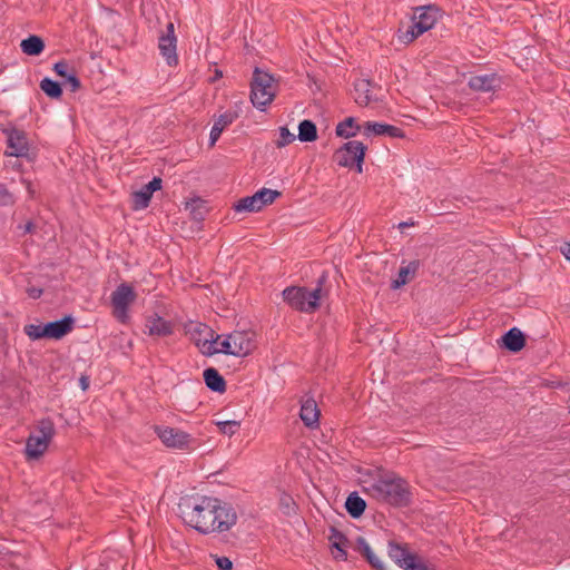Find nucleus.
Here are the masks:
<instances>
[{
	"instance_id": "nucleus-1",
	"label": "nucleus",
	"mask_w": 570,
	"mask_h": 570,
	"mask_svg": "<svg viewBox=\"0 0 570 570\" xmlns=\"http://www.w3.org/2000/svg\"><path fill=\"white\" fill-rule=\"evenodd\" d=\"M216 497L190 495L178 503L179 515L184 523L200 534H215Z\"/></svg>"
},
{
	"instance_id": "nucleus-2",
	"label": "nucleus",
	"mask_w": 570,
	"mask_h": 570,
	"mask_svg": "<svg viewBox=\"0 0 570 570\" xmlns=\"http://www.w3.org/2000/svg\"><path fill=\"white\" fill-rule=\"evenodd\" d=\"M365 491L376 501L395 508H405L412 502L409 482L394 473L385 474L374 480L365 488Z\"/></svg>"
},
{
	"instance_id": "nucleus-3",
	"label": "nucleus",
	"mask_w": 570,
	"mask_h": 570,
	"mask_svg": "<svg viewBox=\"0 0 570 570\" xmlns=\"http://www.w3.org/2000/svg\"><path fill=\"white\" fill-rule=\"evenodd\" d=\"M327 273L323 272L316 281V287L309 291L303 286H288L282 292L284 302L301 313H314L320 307L323 286L327 282Z\"/></svg>"
},
{
	"instance_id": "nucleus-4",
	"label": "nucleus",
	"mask_w": 570,
	"mask_h": 570,
	"mask_svg": "<svg viewBox=\"0 0 570 570\" xmlns=\"http://www.w3.org/2000/svg\"><path fill=\"white\" fill-rule=\"evenodd\" d=\"M278 89L277 80L274 76L256 67L253 71L250 81V101L259 110L274 100Z\"/></svg>"
},
{
	"instance_id": "nucleus-5",
	"label": "nucleus",
	"mask_w": 570,
	"mask_h": 570,
	"mask_svg": "<svg viewBox=\"0 0 570 570\" xmlns=\"http://www.w3.org/2000/svg\"><path fill=\"white\" fill-rule=\"evenodd\" d=\"M440 18L441 11L435 4L415 8L412 17V24L405 33L400 36V39L405 43L412 42L417 37L432 29Z\"/></svg>"
},
{
	"instance_id": "nucleus-6",
	"label": "nucleus",
	"mask_w": 570,
	"mask_h": 570,
	"mask_svg": "<svg viewBox=\"0 0 570 570\" xmlns=\"http://www.w3.org/2000/svg\"><path fill=\"white\" fill-rule=\"evenodd\" d=\"M36 432L42 436L30 434L26 441V454L29 459L40 458L48 449L56 434L55 423L50 417H42L37 422Z\"/></svg>"
},
{
	"instance_id": "nucleus-7",
	"label": "nucleus",
	"mask_w": 570,
	"mask_h": 570,
	"mask_svg": "<svg viewBox=\"0 0 570 570\" xmlns=\"http://www.w3.org/2000/svg\"><path fill=\"white\" fill-rule=\"evenodd\" d=\"M188 332L191 333L193 335L198 334L199 336H202L203 333L209 335V337L205 336L203 342L200 337L196 338L197 346L202 347V352L205 355H213L216 353L233 355L234 353L232 350V342L228 335L219 343V346L217 347L215 346V344H218L219 336L217 335L216 338H214V332L203 323L191 324L190 327L188 328Z\"/></svg>"
},
{
	"instance_id": "nucleus-8",
	"label": "nucleus",
	"mask_w": 570,
	"mask_h": 570,
	"mask_svg": "<svg viewBox=\"0 0 570 570\" xmlns=\"http://www.w3.org/2000/svg\"><path fill=\"white\" fill-rule=\"evenodd\" d=\"M366 150L367 147L362 141L350 140L334 153L333 160L340 167L353 168L355 166L357 173H362Z\"/></svg>"
},
{
	"instance_id": "nucleus-9",
	"label": "nucleus",
	"mask_w": 570,
	"mask_h": 570,
	"mask_svg": "<svg viewBox=\"0 0 570 570\" xmlns=\"http://www.w3.org/2000/svg\"><path fill=\"white\" fill-rule=\"evenodd\" d=\"M155 432L167 448L191 450L195 446V439L189 433L177 428L156 426Z\"/></svg>"
},
{
	"instance_id": "nucleus-10",
	"label": "nucleus",
	"mask_w": 570,
	"mask_h": 570,
	"mask_svg": "<svg viewBox=\"0 0 570 570\" xmlns=\"http://www.w3.org/2000/svg\"><path fill=\"white\" fill-rule=\"evenodd\" d=\"M137 295L134 287L127 283L119 284L111 293V305L114 307V316L125 323L128 315V308L135 302Z\"/></svg>"
},
{
	"instance_id": "nucleus-11",
	"label": "nucleus",
	"mask_w": 570,
	"mask_h": 570,
	"mask_svg": "<svg viewBox=\"0 0 570 570\" xmlns=\"http://www.w3.org/2000/svg\"><path fill=\"white\" fill-rule=\"evenodd\" d=\"M1 131L7 137V156L28 157L30 145L27 132L24 130L10 125L1 128Z\"/></svg>"
},
{
	"instance_id": "nucleus-12",
	"label": "nucleus",
	"mask_w": 570,
	"mask_h": 570,
	"mask_svg": "<svg viewBox=\"0 0 570 570\" xmlns=\"http://www.w3.org/2000/svg\"><path fill=\"white\" fill-rule=\"evenodd\" d=\"M215 509V534L229 532L238 521L235 507L223 499L217 498Z\"/></svg>"
},
{
	"instance_id": "nucleus-13",
	"label": "nucleus",
	"mask_w": 570,
	"mask_h": 570,
	"mask_svg": "<svg viewBox=\"0 0 570 570\" xmlns=\"http://www.w3.org/2000/svg\"><path fill=\"white\" fill-rule=\"evenodd\" d=\"M163 180L154 177L148 184L144 185L139 190L132 193L134 209H144L148 207L151 196L155 191L161 189Z\"/></svg>"
},
{
	"instance_id": "nucleus-14",
	"label": "nucleus",
	"mask_w": 570,
	"mask_h": 570,
	"mask_svg": "<svg viewBox=\"0 0 570 570\" xmlns=\"http://www.w3.org/2000/svg\"><path fill=\"white\" fill-rule=\"evenodd\" d=\"M232 342L233 356H246L255 347L253 333L245 331H234L228 334Z\"/></svg>"
},
{
	"instance_id": "nucleus-15",
	"label": "nucleus",
	"mask_w": 570,
	"mask_h": 570,
	"mask_svg": "<svg viewBox=\"0 0 570 570\" xmlns=\"http://www.w3.org/2000/svg\"><path fill=\"white\" fill-rule=\"evenodd\" d=\"M468 85L474 91L493 92L501 87V78L497 73L475 75Z\"/></svg>"
},
{
	"instance_id": "nucleus-16",
	"label": "nucleus",
	"mask_w": 570,
	"mask_h": 570,
	"mask_svg": "<svg viewBox=\"0 0 570 570\" xmlns=\"http://www.w3.org/2000/svg\"><path fill=\"white\" fill-rule=\"evenodd\" d=\"M73 323V318L68 315L59 321L43 324V338H62L65 335L72 331Z\"/></svg>"
},
{
	"instance_id": "nucleus-17",
	"label": "nucleus",
	"mask_w": 570,
	"mask_h": 570,
	"mask_svg": "<svg viewBox=\"0 0 570 570\" xmlns=\"http://www.w3.org/2000/svg\"><path fill=\"white\" fill-rule=\"evenodd\" d=\"M363 134L366 137L371 136H389L392 138H403L404 131L402 128L389 125V124H382V122H375V121H366L363 126Z\"/></svg>"
},
{
	"instance_id": "nucleus-18",
	"label": "nucleus",
	"mask_w": 570,
	"mask_h": 570,
	"mask_svg": "<svg viewBox=\"0 0 570 570\" xmlns=\"http://www.w3.org/2000/svg\"><path fill=\"white\" fill-rule=\"evenodd\" d=\"M147 334L150 336L165 337L174 333V324L170 321L155 314L146 320Z\"/></svg>"
},
{
	"instance_id": "nucleus-19",
	"label": "nucleus",
	"mask_w": 570,
	"mask_h": 570,
	"mask_svg": "<svg viewBox=\"0 0 570 570\" xmlns=\"http://www.w3.org/2000/svg\"><path fill=\"white\" fill-rule=\"evenodd\" d=\"M320 410L314 399H307L301 405L299 417L309 429H316L320 425Z\"/></svg>"
},
{
	"instance_id": "nucleus-20",
	"label": "nucleus",
	"mask_w": 570,
	"mask_h": 570,
	"mask_svg": "<svg viewBox=\"0 0 570 570\" xmlns=\"http://www.w3.org/2000/svg\"><path fill=\"white\" fill-rule=\"evenodd\" d=\"M238 112L233 110H227L224 114L219 115V117L214 121V125L210 129V146L215 145L224 129L232 125L238 118Z\"/></svg>"
},
{
	"instance_id": "nucleus-21",
	"label": "nucleus",
	"mask_w": 570,
	"mask_h": 570,
	"mask_svg": "<svg viewBox=\"0 0 570 570\" xmlns=\"http://www.w3.org/2000/svg\"><path fill=\"white\" fill-rule=\"evenodd\" d=\"M158 48L160 51V55L166 59V62L168 66H177L178 63V56L176 52L177 48V38L176 37H168V36H160L158 39Z\"/></svg>"
},
{
	"instance_id": "nucleus-22",
	"label": "nucleus",
	"mask_w": 570,
	"mask_h": 570,
	"mask_svg": "<svg viewBox=\"0 0 570 570\" xmlns=\"http://www.w3.org/2000/svg\"><path fill=\"white\" fill-rule=\"evenodd\" d=\"M416 553L409 550L406 544H400L397 542H389V556L390 558L402 569L406 570V563L411 562Z\"/></svg>"
},
{
	"instance_id": "nucleus-23",
	"label": "nucleus",
	"mask_w": 570,
	"mask_h": 570,
	"mask_svg": "<svg viewBox=\"0 0 570 570\" xmlns=\"http://www.w3.org/2000/svg\"><path fill=\"white\" fill-rule=\"evenodd\" d=\"M502 346L513 353L520 352L525 346V336L518 327H512L502 336Z\"/></svg>"
},
{
	"instance_id": "nucleus-24",
	"label": "nucleus",
	"mask_w": 570,
	"mask_h": 570,
	"mask_svg": "<svg viewBox=\"0 0 570 570\" xmlns=\"http://www.w3.org/2000/svg\"><path fill=\"white\" fill-rule=\"evenodd\" d=\"M206 386L213 392L223 393L226 391V381L215 367H207L203 373Z\"/></svg>"
},
{
	"instance_id": "nucleus-25",
	"label": "nucleus",
	"mask_w": 570,
	"mask_h": 570,
	"mask_svg": "<svg viewBox=\"0 0 570 570\" xmlns=\"http://www.w3.org/2000/svg\"><path fill=\"white\" fill-rule=\"evenodd\" d=\"M371 87L372 82L367 79H361L355 82V102L358 106H367L375 100L371 95Z\"/></svg>"
},
{
	"instance_id": "nucleus-26",
	"label": "nucleus",
	"mask_w": 570,
	"mask_h": 570,
	"mask_svg": "<svg viewBox=\"0 0 570 570\" xmlns=\"http://www.w3.org/2000/svg\"><path fill=\"white\" fill-rule=\"evenodd\" d=\"M357 550L375 570H385L383 562L372 551L370 544L363 537H358L356 540Z\"/></svg>"
},
{
	"instance_id": "nucleus-27",
	"label": "nucleus",
	"mask_w": 570,
	"mask_h": 570,
	"mask_svg": "<svg viewBox=\"0 0 570 570\" xmlns=\"http://www.w3.org/2000/svg\"><path fill=\"white\" fill-rule=\"evenodd\" d=\"M345 509L353 519H358L366 509V502L356 492H352L345 501Z\"/></svg>"
},
{
	"instance_id": "nucleus-28",
	"label": "nucleus",
	"mask_w": 570,
	"mask_h": 570,
	"mask_svg": "<svg viewBox=\"0 0 570 570\" xmlns=\"http://www.w3.org/2000/svg\"><path fill=\"white\" fill-rule=\"evenodd\" d=\"M20 48L28 56H39L45 50V41L41 37L31 35L21 41Z\"/></svg>"
},
{
	"instance_id": "nucleus-29",
	"label": "nucleus",
	"mask_w": 570,
	"mask_h": 570,
	"mask_svg": "<svg viewBox=\"0 0 570 570\" xmlns=\"http://www.w3.org/2000/svg\"><path fill=\"white\" fill-rule=\"evenodd\" d=\"M419 268V262H410L406 266H401L397 277L392 282L391 288L397 289L409 282V276H413Z\"/></svg>"
},
{
	"instance_id": "nucleus-30",
	"label": "nucleus",
	"mask_w": 570,
	"mask_h": 570,
	"mask_svg": "<svg viewBox=\"0 0 570 570\" xmlns=\"http://www.w3.org/2000/svg\"><path fill=\"white\" fill-rule=\"evenodd\" d=\"M361 130V126L355 121V118L347 117L336 126V135L343 138H352Z\"/></svg>"
},
{
	"instance_id": "nucleus-31",
	"label": "nucleus",
	"mask_w": 570,
	"mask_h": 570,
	"mask_svg": "<svg viewBox=\"0 0 570 570\" xmlns=\"http://www.w3.org/2000/svg\"><path fill=\"white\" fill-rule=\"evenodd\" d=\"M297 138L303 142H312L317 139V128L316 125L308 119H304L298 125V136Z\"/></svg>"
},
{
	"instance_id": "nucleus-32",
	"label": "nucleus",
	"mask_w": 570,
	"mask_h": 570,
	"mask_svg": "<svg viewBox=\"0 0 570 570\" xmlns=\"http://www.w3.org/2000/svg\"><path fill=\"white\" fill-rule=\"evenodd\" d=\"M40 89L51 99H59L62 96L61 83L48 77L40 81Z\"/></svg>"
},
{
	"instance_id": "nucleus-33",
	"label": "nucleus",
	"mask_w": 570,
	"mask_h": 570,
	"mask_svg": "<svg viewBox=\"0 0 570 570\" xmlns=\"http://www.w3.org/2000/svg\"><path fill=\"white\" fill-rule=\"evenodd\" d=\"M233 208L236 212H247V213H255V212H259L262 209L255 194L252 196H246V197L240 198L234 205Z\"/></svg>"
},
{
	"instance_id": "nucleus-34",
	"label": "nucleus",
	"mask_w": 570,
	"mask_h": 570,
	"mask_svg": "<svg viewBox=\"0 0 570 570\" xmlns=\"http://www.w3.org/2000/svg\"><path fill=\"white\" fill-rule=\"evenodd\" d=\"M188 209L195 220H203L206 213V203L200 198H194L186 203Z\"/></svg>"
},
{
	"instance_id": "nucleus-35",
	"label": "nucleus",
	"mask_w": 570,
	"mask_h": 570,
	"mask_svg": "<svg viewBox=\"0 0 570 570\" xmlns=\"http://www.w3.org/2000/svg\"><path fill=\"white\" fill-rule=\"evenodd\" d=\"M256 198L258 199V204L261 208L266 205L273 204L276 198H278L282 193L278 190H273L268 188H262L255 193Z\"/></svg>"
},
{
	"instance_id": "nucleus-36",
	"label": "nucleus",
	"mask_w": 570,
	"mask_h": 570,
	"mask_svg": "<svg viewBox=\"0 0 570 570\" xmlns=\"http://www.w3.org/2000/svg\"><path fill=\"white\" fill-rule=\"evenodd\" d=\"M217 426H218V430L220 433L232 436L239 429L240 422L234 421V420L220 421V422H217Z\"/></svg>"
},
{
	"instance_id": "nucleus-37",
	"label": "nucleus",
	"mask_w": 570,
	"mask_h": 570,
	"mask_svg": "<svg viewBox=\"0 0 570 570\" xmlns=\"http://www.w3.org/2000/svg\"><path fill=\"white\" fill-rule=\"evenodd\" d=\"M26 335L32 340H41L43 338V325L42 324H27L23 327Z\"/></svg>"
},
{
	"instance_id": "nucleus-38",
	"label": "nucleus",
	"mask_w": 570,
	"mask_h": 570,
	"mask_svg": "<svg viewBox=\"0 0 570 570\" xmlns=\"http://www.w3.org/2000/svg\"><path fill=\"white\" fill-rule=\"evenodd\" d=\"M296 136L292 134L286 126L279 128V137L276 141L278 148L285 147L295 140Z\"/></svg>"
},
{
	"instance_id": "nucleus-39",
	"label": "nucleus",
	"mask_w": 570,
	"mask_h": 570,
	"mask_svg": "<svg viewBox=\"0 0 570 570\" xmlns=\"http://www.w3.org/2000/svg\"><path fill=\"white\" fill-rule=\"evenodd\" d=\"M16 198L4 184H0V207L13 206Z\"/></svg>"
},
{
	"instance_id": "nucleus-40",
	"label": "nucleus",
	"mask_w": 570,
	"mask_h": 570,
	"mask_svg": "<svg viewBox=\"0 0 570 570\" xmlns=\"http://www.w3.org/2000/svg\"><path fill=\"white\" fill-rule=\"evenodd\" d=\"M406 570H436L433 566L426 563L421 557L417 554L411 560V562L406 563Z\"/></svg>"
},
{
	"instance_id": "nucleus-41",
	"label": "nucleus",
	"mask_w": 570,
	"mask_h": 570,
	"mask_svg": "<svg viewBox=\"0 0 570 570\" xmlns=\"http://www.w3.org/2000/svg\"><path fill=\"white\" fill-rule=\"evenodd\" d=\"M279 507L285 514H291L292 512H295V503L293 499L287 494H283L281 497Z\"/></svg>"
},
{
	"instance_id": "nucleus-42",
	"label": "nucleus",
	"mask_w": 570,
	"mask_h": 570,
	"mask_svg": "<svg viewBox=\"0 0 570 570\" xmlns=\"http://www.w3.org/2000/svg\"><path fill=\"white\" fill-rule=\"evenodd\" d=\"M65 83H68L71 88V91H77L81 87V82L79 78L77 77V73L75 70L71 71L70 75H68V78L65 80Z\"/></svg>"
},
{
	"instance_id": "nucleus-43",
	"label": "nucleus",
	"mask_w": 570,
	"mask_h": 570,
	"mask_svg": "<svg viewBox=\"0 0 570 570\" xmlns=\"http://www.w3.org/2000/svg\"><path fill=\"white\" fill-rule=\"evenodd\" d=\"M216 566L218 570H232L233 562L227 557H215Z\"/></svg>"
},
{
	"instance_id": "nucleus-44",
	"label": "nucleus",
	"mask_w": 570,
	"mask_h": 570,
	"mask_svg": "<svg viewBox=\"0 0 570 570\" xmlns=\"http://www.w3.org/2000/svg\"><path fill=\"white\" fill-rule=\"evenodd\" d=\"M68 70H69V65L65 60H60V61L56 62L55 66H53V71L59 77H65V75H67Z\"/></svg>"
},
{
	"instance_id": "nucleus-45",
	"label": "nucleus",
	"mask_w": 570,
	"mask_h": 570,
	"mask_svg": "<svg viewBox=\"0 0 570 570\" xmlns=\"http://www.w3.org/2000/svg\"><path fill=\"white\" fill-rule=\"evenodd\" d=\"M330 540L332 541H341V542H347V538L345 537V534L343 532H341L340 530H337L336 528L332 527L331 528V535H330Z\"/></svg>"
},
{
	"instance_id": "nucleus-46",
	"label": "nucleus",
	"mask_w": 570,
	"mask_h": 570,
	"mask_svg": "<svg viewBox=\"0 0 570 570\" xmlns=\"http://www.w3.org/2000/svg\"><path fill=\"white\" fill-rule=\"evenodd\" d=\"M42 293H43V289L39 288V287H28L27 288L28 296L33 299L39 298L42 295Z\"/></svg>"
},
{
	"instance_id": "nucleus-47",
	"label": "nucleus",
	"mask_w": 570,
	"mask_h": 570,
	"mask_svg": "<svg viewBox=\"0 0 570 570\" xmlns=\"http://www.w3.org/2000/svg\"><path fill=\"white\" fill-rule=\"evenodd\" d=\"M161 36L176 37L175 36V26L173 22L167 23L166 31Z\"/></svg>"
},
{
	"instance_id": "nucleus-48",
	"label": "nucleus",
	"mask_w": 570,
	"mask_h": 570,
	"mask_svg": "<svg viewBox=\"0 0 570 570\" xmlns=\"http://www.w3.org/2000/svg\"><path fill=\"white\" fill-rule=\"evenodd\" d=\"M335 559L337 560H346L347 559V552L344 548H341L338 551H336Z\"/></svg>"
},
{
	"instance_id": "nucleus-49",
	"label": "nucleus",
	"mask_w": 570,
	"mask_h": 570,
	"mask_svg": "<svg viewBox=\"0 0 570 570\" xmlns=\"http://www.w3.org/2000/svg\"><path fill=\"white\" fill-rule=\"evenodd\" d=\"M562 255L570 261V243H567L563 248H561Z\"/></svg>"
},
{
	"instance_id": "nucleus-50",
	"label": "nucleus",
	"mask_w": 570,
	"mask_h": 570,
	"mask_svg": "<svg viewBox=\"0 0 570 570\" xmlns=\"http://www.w3.org/2000/svg\"><path fill=\"white\" fill-rule=\"evenodd\" d=\"M23 184L26 185V188L31 197L35 195V189L32 188V184L29 180L23 179Z\"/></svg>"
},
{
	"instance_id": "nucleus-51",
	"label": "nucleus",
	"mask_w": 570,
	"mask_h": 570,
	"mask_svg": "<svg viewBox=\"0 0 570 570\" xmlns=\"http://www.w3.org/2000/svg\"><path fill=\"white\" fill-rule=\"evenodd\" d=\"M347 542H341V541H333L332 542V548L335 549L336 551H338L341 548H344V546L346 544Z\"/></svg>"
},
{
	"instance_id": "nucleus-52",
	"label": "nucleus",
	"mask_w": 570,
	"mask_h": 570,
	"mask_svg": "<svg viewBox=\"0 0 570 570\" xmlns=\"http://www.w3.org/2000/svg\"><path fill=\"white\" fill-rule=\"evenodd\" d=\"M35 229V225L32 222H28L24 226H23V230L24 233H32Z\"/></svg>"
},
{
	"instance_id": "nucleus-53",
	"label": "nucleus",
	"mask_w": 570,
	"mask_h": 570,
	"mask_svg": "<svg viewBox=\"0 0 570 570\" xmlns=\"http://www.w3.org/2000/svg\"><path fill=\"white\" fill-rule=\"evenodd\" d=\"M88 384H89V383H88V377L82 376V377L80 379V385H81L82 390H86V389L88 387Z\"/></svg>"
},
{
	"instance_id": "nucleus-54",
	"label": "nucleus",
	"mask_w": 570,
	"mask_h": 570,
	"mask_svg": "<svg viewBox=\"0 0 570 570\" xmlns=\"http://www.w3.org/2000/svg\"><path fill=\"white\" fill-rule=\"evenodd\" d=\"M413 225H414V223H413V222H401V223L399 224V228H400V229H404L405 227L413 226Z\"/></svg>"
},
{
	"instance_id": "nucleus-55",
	"label": "nucleus",
	"mask_w": 570,
	"mask_h": 570,
	"mask_svg": "<svg viewBox=\"0 0 570 570\" xmlns=\"http://www.w3.org/2000/svg\"><path fill=\"white\" fill-rule=\"evenodd\" d=\"M217 77H222V71L216 70V78H217Z\"/></svg>"
},
{
	"instance_id": "nucleus-56",
	"label": "nucleus",
	"mask_w": 570,
	"mask_h": 570,
	"mask_svg": "<svg viewBox=\"0 0 570 570\" xmlns=\"http://www.w3.org/2000/svg\"><path fill=\"white\" fill-rule=\"evenodd\" d=\"M32 434H36V435H38V436H42V433H38V432H36V431H35Z\"/></svg>"
},
{
	"instance_id": "nucleus-57",
	"label": "nucleus",
	"mask_w": 570,
	"mask_h": 570,
	"mask_svg": "<svg viewBox=\"0 0 570 570\" xmlns=\"http://www.w3.org/2000/svg\"><path fill=\"white\" fill-rule=\"evenodd\" d=\"M71 72H69V70L67 71V75H65V80L68 78V75H70Z\"/></svg>"
}]
</instances>
